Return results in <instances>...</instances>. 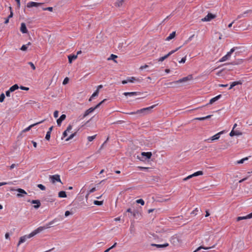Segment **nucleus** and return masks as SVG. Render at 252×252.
Instances as JSON below:
<instances>
[{
    "mask_svg": "<svg viewBox=\"0 0 252 252\" xmlns=\"http://www.w3.org/2000/svg\"><path fill=\"white\" fill-rule=\"evenodd\" d=\"M157 105V104L153 105L151 106L146 107V108H144L141 109L140 110H138L136 112H132L130 113H128L127 114H129V115L141 114H142L143 115H146V114H147L149 113L150 112H151L152 111V109L153 108H154Z\"/></svg>",
    "mask_w": 252,
    "mask_h": 252,
    "instance_id": "obj_1",
    "label": "nucleus"
},
{
    "mask_svg": "<svg viewBox=\"0 0 252 252\" xmlns=\"http://www.w3.org/2000/svg\"><path fill=\"white\" fill-rule=\"evenodd\" d=\"M106 100V99H104L101 101H100L99 103H98L96 105H95L94 107H91L88 110H87L83 115L82 116V117L81 119H84L85 117H86L87 116L89 115L90 113H92L94 111V110L97 108H98L102 103H103Z\"/></svg>",
    "mask_w": 252,
    "mask_h": 252,
    "instance_id": "obj_2",
    "label": "nucleus"
},
{
    "mask_svg": "<svg viewBox=\"0 0 252 252\" xmlns=\"http://www.w3.org/2000/svg\"><path fill=\"white\" fill-rule=\"evenodd\" d=\"M239 49V47H234L233 48H232V49H231V50H230V51H229L228 52H227V53L226 54V55H225L224 56H223L222 58H221L220 60V62H224L227 60L229 59V58L230 57L231 54L237 49Z\"/></svg>",
    "mask_w": 252,
    "mask_h": 252,
    "instance_id": "obj_3",
    "label": "nucleus"
},
{
    "mask_svg": "<svg viewBox=\"0 0 252 252\" xmlns=\"http://www.w3.org/2000/svg\"><path fill=\"white\" fill-rule=\"evenodd\" d=\"M36 234L35 233H34V231H33L32 232H31L29 235H26L24 236H23L20 238L19 242L18 243L17 246H19L21 244L25 242L27 239L31 238L34 236H35Z\"/></svg>",
    "mask_w": 252,
    "mask_h": 252,
    "instance_id": "obj_4",
    "label": "nucleus"
},
{
    "mask_svg": "<svg viewBox=\"0 0 252 252\" xmlns=\"http://www.w3.org/2000/svg\"><path fill=\"white\" fill-rule=\"evenodd\" d=\"M152 154L151 152H142L141 154V157L137 156L139 159L142 161H144L146 159H148L151 158Z\"/></svg>",
    "mask_w": 252,
    "mask_h": 252,
    "instance_id": "obj_5",
    "label": "nucleus"
},
{
    "mask_svg": "<svg viewBox=\"0 0 252 252\" xmlns=\"http://www.w3.org/2000/svg\"><path fill=\"white\" fill-rule=\"evenodd\" d=\"M50 227H51V226L49 225V223H46L45 225L42 226H39L37 229L33 230L34 233H35V234L36 235L37 234L41 232L43 230H44L46 229L49 228Z\"/></svg>",
    "mask_w": 252,
    "mask_h": 252,
    "instance_id": "obj_6",
    "label": "nucleus"
},
{
    "mask_svg": "<svg viewBox=\"0 0 252 252\" xmlns=\"http://www.w3.org/2000/svg\"><path fill=\"white\" fill-rule=\"evenodd\" d=\"M49 178L51 179V182L52 183H55L56 182H60L63 184V183L61 182L60 179V176L58 174H56L54 175H50Z\"/></svg>",
    "mask_w": 252,
    "mask_h": 252,
    "instance_id": "obj_7",
    "label": "nucleus"
},
{
    "mask_svg": "<svg viewBox=\"0 0 252 252\" xmlns=\"http://www.w3.org/2000/svg\"><path fill=\"white\" fill-rule=\"evenodd\" d=\"M216 17V15L215 14L208 13V14L204 18L201 19V21L203 22L210 21L211 20L215 18Z\"/></svg>",
    "mask_w": 252,
    "mask_h": 252,
    "instance_id": "obj_8",
    "label": "nucleus"
},
{
    "mask_svg": "<svg viewBox=\"0 0 252 252\" xmlns=\"http://www.w3.org/2000/svg\"><path fill=\"white\" fill-rule=\"evenodd\" d=\"M224 132H225L224 130L218 132V133L216 134L214 136H212L211 137L205 140V141H209L210 140L214 141L215 140H218L220 137V135L224 133Z\"/></svg>",
    "mask_w": 252,
    "mask_h": 252,
    "instance_id": "obj_9",
    "label": "nucleus"
},
{
    "mask_svg": "<svg viewBox=\"0 0 252 252\" xmlns=\"http://www.w3.org/2000/svg\"><path fill=\"white\" fill-rule=\"evenodd\" d=\"M192 79H193L192 75L190 74V75H189L188 76H187L186 77H183V78L177 80V82H178V83H183V82H187L188 81L191 80Z\"/></svg>",
    "mask_w": 252,
    "mask_h": 252,
    "instance_id": "obj_10",
    "label": "nucleus"
},
{
    "mask_svg": "<svg viewBox=\"0 0 252 252\" xmlns=\"http://www.w3.org/2000/svg\"><path fill=\"white\" fill-rule=\"evenodd\" d=\"M28 201L31 202L32 204H35L33 206L34 208L35 209H38L41 206V203L39 200H32L31 201L30 200H29Z\"/></svg>",
    "mask_w": 252,
    "mask_h": 252,
    "instance_id": "obj_11",
    "label": "nucleus"
},
{
    "mask_svg": "<svg viewBox=\"0 0 252 252\" xmlns=\"http://www.w3.org/2000/svg\"><path fill=\"white\" fill-rule=\"evenodd\" d=\"M42 4V3L31 1L27 3V6L28 8H31L32 7H38V6L41 5Z\"/></svg>",
    "mask_w": 252,
    "mask_h": 252,
    "instance_id": "obj_12",
    "label": "nucleus"
},
{
    "mask_svg": "<svg viewBox=\"0 0 252 252\" xmlns=\"http://www.w3.org/2000/svg\"><path fill=\"white\" fill-rule=\"evenodd\" d=\"M16 190L18 192V193L17 194L18 197H23L25 195L27 194L26 191L22 189L19 188L17 189Z\"/></svg>",
    "mask_w": 252,
    "mask_h": 252,
    "instance_id": "obj_13",
    "label": "nucleus"
},
{
    "mask_svg": "<svg viewBox=\"0 0 252 252\" xmlns=\"http://www.w3.org/2000/svg\"><path fill=\"white\" fill-rule=\"evenodd\" d=\"M60 220H61V219L60 218H57L54 219L52 221L49 222L48 223L51 227L54 226H56L59 224V223H58V222H59Z\"/></svg>",
    "mask_w": 252,
    "mask_h": 252,
    "instance_id": "obj_14",
    "label": "nucleus"
},
{
    "mask_svg": "<svg viewBox=\"0 0 252 252\" xmlns=\"http://www.w3.org/2000/svg\"><path fill=\"white\" fill-rule=\"evenodd\" d=\"M221 96H222L221 94H219V95L211 98L208 104H207V105H209V104H212L213 103H214L215 102L218 100L221 97Z\"/></svg>",
    "mask_w": 252,
    "mask_h": 252,
    "instance_id": "obj_15",
    "label": "nucleus"
},
{
    "mask_svg": "<svg viewBox=\"0 0 252 252\" xmlns=\"http://www.w3.org/2000/svg\"><path fill=\"white\" fill-rule=\"evenodd\" d=\"M44 120H43V121H41L40 122H37V123H36L35 124H32V125H30L28 127H27L25 129H24V130H23L22 132H27V131L30 130L32 127H33L34 126H35L36 125H37L42 123L43 122H44Z\"/></svg>",
    "mask_w": 252,
    "mask_h": 252,
    "instance_id": "obj_16",
    "label": "nucleus"
},
{
    "mask_svg": "<svg viewBox=\"0 0 252 252\" xmlns=\"http://www.w3.org/2000/svg\"><path fill=\"white\" fill-rule=\"evenodd\" d=\"M20 31L23 33H27L28 32V31L27 30V28L26 27V25L25 23H22L21 24Z\"/></svg>",
    "mask_w": 252,
    "mask_h": 252,
    "instance_id": "obj_17",
    "label": "nucleus"
},
{
    "mask_svg": "<svg viewBox=\"0 0 252 252\" xmlns=\"http://www.w3.org/2000/svg\"><path fill=\"white\" fill-rule=\"evenodd\" d=\"M242 135V132H241L239 131H238L237 130H233V129H232V130L231 131V132L229 133V135L231 137L234 136L235 135L238 136V135Z\"/></svg>",
    "mask_w": 252,
    "mask_h": 252,
    "instance_id": "obj_18",
    "label": "nucleus"
},
{
    "mask_svg": "<svg viewBox=\"0 0 252 252\" xmlns=\"http://www.w3.org/2000/svg\"><path fill=\"white\" fill-rule=\"evenodd\" d=\"M66 118V115L65 114H62L60 117L57 119V123L59 126H60L62 122L64 121Z\"/></svg>",
    "mask_w": 252,
    "mask_h": 252,
    "instance_id": "obj_19",
    "label": "nucleus"
},
{
    "mask_svg": "<svg viewBox=\"0 0 252 252\" xmlns=\"http://www.w3.org/2000/svg\"><path fill=\"white\" fill-rule=\"evenodd\" d=\"M151 246L153 247H156L157 248H163L168 246L169 244L168 243H165L164 244H152Z\"/></svg>",
    "mask_w": 252,
    "mask_h": 252,
    "instance_id": "obj_20",
    "label": "nucleus"
},
{
    "mask_svg": "<svg viewBox=\"0 0 252 252\" xmlns=\"http://www.w3.org/2000/svg\"><path fill=\"white\" fill-rule=\"evenodd\" d=\"M215 245H216V244H214V245H212V246L207 247L203 246H201L199 247L198 248H197V249L193 252H196L200 250L201 249L209 250L211 248L215 247Z\"/></svg>",
    "mask_w": 252,
    "mask_h": 252,
    "instance_id": "obj_21",
    "label": "nucleus"
},
{
    "mask_svg": "<svg viewBox=\"0 0 252 252\" xmlns=\"http://www.w3.org/2000/svg\"><path fill=\"white\" fill-rule=\"evenodd\" d=\"M77 55L71 54L68 56V62L69 63H72L73 61L75 60L77 58Z\"/></svg>",
    "mask_w": 252,
    "mask_h": 252,
    "instance_id": "obj_22",
    "label": "nucleus"
},
{
    "mask_svg": "<svg viewBox=\"0 0 252 252\" xmlns=\"http://www.w3.org/2000/svg\"><path fill=\"white\" fill-rule=\"evenodd\" d=\"M242 84V83L241 81L233 82L231 83L228 89L230 90L232 88H233L234 87H235V86L238 85H241Z\"/></svg>",
    "mask_w": 252,
    "mask_h": 252,
    "instance_id": "obj_23",
    "label": "nucleus"
},
{
    "mask_svg": "<svg viewBox=\"0 0 252 252\" xmlns=\"http://www.w3.org/2000/svg\"><path fill=\"white\" fill-rule=\"evenodd\" d=\"M139 94V92H125L123 94L125 96H134V95H136Z\"/></svg>",
    "mask_w": 252,
    "mask_h": 252,
    "instance_id": "obj_24",
    "label": "nucleus"
},
{
    "mask_svg": "<svg viewBox=\"0 0 252 252\" xmlns=\"http://www.w3.org/2000/svg\"><path fill=\"white\" fill-rule=\"evenodd\" d=\"M177 84H178V82H177V81H173V82H171L165 83H164V85L167 86V87H168V88H170V87L173 88V87H175V86H173V85Z\"/></svg>",
    "mask_w": 252,
    "mask_h": 252,
    "instance_id": "obj_25",
    "label": "nucleus"
},
{
    "mask_svg": "<svg viewBox=\"0 0 252 252\" xmlns=\"http://www.w3.org/2000/svg\"><path fill=\"white\" fill-rule=\"evenodd\" d=\"M176 36V32H173L170 35L166 37L165 40L169 41L172 39L174 38Z\"/></svg>",
    "mask_w": 252,
    "mask_h": 252,
    "instance_id": "obj_26",
    "label": "nucleus"
},
{
    "mask_svg": "<svg viewBox=\"0 0 252 252\" xmlns=\"http://www.w3.org/2000/svg\"><path fill=\"white\" fill-rule=\"evenodd\" d=\"M182 46H180L178 48H177L175 50H172L170 52H169L167 54L164 56L166 59H167L168 57H169L170 55L174 53L175 52L177 51Z\"/></svg>",
    "mask_w": 252,
    "mask_h": 252,
    "instance_id": "obj_27",
    "label": "nucleus"
},
{
    "mask_svg": "<svg viewBox=\"0 0 252 252\" xmlns=\"http://www.w3.org/2000/svg\"><path fill=\"white\" fill-rule=\"evenodd\" d=\"M124 2V0H117L115 3V5L117 7H120L123 5Z\"/></svg>",
    "mask_w": 252,
    "mask_h": 252,
    "instance_id": "obj_28",
    "label": "nucleus"
},
{
    "mask_svg": "<svg viewBox=\"0 0 252 252\" xmlns=\"http://www.w3.org/2000/svg\"><path fill=\"white\" fill-rule=\"evenodd\" d=\"M212 116V115H208V116H207L206 117H204L196 118L194 119L196 120H199V121H203V120L208 119L209 118H210Z\"/></svg>",
    "mask_w": 252,
    "mask_h": 252,
    "instance_id": "obj_29",
    "label": "nucleus"
},
{
    "mask_svg": "<svg viewBox=\"0 0 252 252\" xmlns=\"http://www.w3.org/2000/svg\"><path fill=\"white\" fill-rule=\"evenodd\" d=\"M58 196L61 198H64L66 197V192L64 191H60L58 193Z\"/></svg>",
    "mask_w": 252,
    "mask_h": 252,
    "instance_id": "obj_30",
    "label": "nucleus"
},
{
    "mask_svg": "<svg viewBox=\"0 0 252 252\" xmlns=\"http://www.w3.org/2000/svg\"><path fill=\"white\" fill-rule=\"evenodd\" d=\"M19 86L18 85V84H14V85H13L12 86H11L10 88H9V90H10V91H11L12 92L15 91V90H17L19 89Z\"/></svg>",
    "mask_w": 252,
    "mask_h": 252,
    "instance_id": "obj_31",
    "label": "nucleus"
},
{
    "mask_svg": "<svg viewBox=\"0 0 252 252\" xmlns=\"http://www.w3.org/2000/svg\"><path fill=\"white\" fill-rule=\"evenodd\" d=\"M129 230L131 234H134L135 233V229L133 224H131Z\"/></svg>",
    "mask_w": 252,
    "mask_h": 252,
    "instance_id": "obj_32",
    "label": "nucleus"
},
{
    "mask_svg": "<svg viewBox=\"0 0 252 252\" xmlns=\"http://www.w3.org/2000/svg\"><path fill=\"white\" fill-rule=\"evenodd\" d=\"M118 56L117 55L111 54L110 57L108 59V60H113L115 63H117V61L115 60V59L117 58Z\"/></svg>",
    "mask_w": 252,
    "mask_h": 252,
    "instance_id": "obj_33",
    "label": "nucleus"
},
{
    "mask_svg": "<svg viewBox=\"0 0 252 252\" xmlns=\"http://www.w3.org/2000/svg\"><path fill=\"white\" fill-rule=\"evenodd\" d=\"M31 44V42H28V43L27 45H22L21 48H20V49L22 51H26L27 50V48H28L27 46L28 45H30Z\"/></svg>",
    "mask_w": 252,
    "mask_h": 252,
    "instance_id": "obj_34",
    "label": "nucleus"
},
{
    "mask_svg": "<svg viewBox=\"0 0 252 252\" xmlns=\"http://www.w3.org/2000/svg\"><path fill=\"white\" fill-rule=\"evenodd\" d=\"M76 132H75L70 134V136L65 139V141H68L69 140L72 139L76 135Z\"/></svg>",
    "mask_w": 252,
    "mask_h": 252,
    "instance_id": "obj_35",
    "label": "nucleus"
},
{
    "mask_svg": "<svg viewBox=\"0 0 252 252\" xmlns=\"http://www.w3.org/2000/svg\"><path fill=\"white\" fill-rule=\"evenodd\" d=\"M248 159V157H246L245 158H243L239 160H238L237 161V164H242V163H243L244 162V161L245 160H247Z\"/></svg>",
    "mask_w": 252,
    "mask_h": 252,
    "instance_id": "obj_36",
    "label": "nucleus"
},
{
    "mask_svg": "<svg viewBox=\"0 0 252 252\" xmlns=\"http://www.w3.org/2000/svg\"><path fill=\"white\" fill-rule=\"evenodd\" d=\"M192 174L194 177H195V176H197L199 175H202L203 174V172L202 171H197V172L194 173Z\"/></svg>",
    "mask_w": 252,
    "mask_h": 252,
    "instance_id": "obj_37",
    "label": "nucleus"
},
{
    "mask_svg": "<svg viewBox=\"0 0 252 252\" xmlns=\"http://www.w3.org/2000/svg\"><path fill=\"white\" fill-rule=\"evenodd\" d=\"M94 205L100 206L103 204V201L94 200Z\"/></svg>",
    "mask_w": 252,
    "mask_h": 252,
    "instance_id": "obj_38",
    "label": "nucleus"
},
{
    "mask_svg": "<svg viewBox=\"0 0 252 252\" xmlns=\"http://www.w3.org/2000/svg\"><path fill=\"white\" fill-rule=\"evenodd\" d=\"M96 190V189L95 187L94 188H93L92 189H91L89 191V192L87 194V195H86V198H87L89 194L91 193H93Z\"/></svg>",
    "mask_w": 252,
    "mask_h": 252,
    "instance_id": "obj_39",
    "label": "nucleus"
},
{
    "mask_svg": "<svg viewBox=\"0 0 252 252\" xmlns=\"http://www.w3.org/2000/svg\"><path fill=\"white\" fill-rule=\"evenodd\" d=\"M128 82L133 83L134 81L137 80L135 77H127Z\"/></svg>",
    "mask_w": 252,
    "mask_h": 252,
    "instance_id": "obj_40",
    "label": "nucleus"
},
{
    "mask_svg": "<svg viewBox=\"0 0 252 252\" xmlns=\"http://www.w3.org/2000/svg\"><path fill=\"white\" fill-rule=\"evenodd\" d=\"M136 202L137 203L140 204L141 205H144V204H145V202H144V200L142 199H137L136 201Z\"/></svg>",
    "mask_w": 252,
    "mask_h": 252,
    "instance_id": "obj_41",
    "label": "nucleus"
},
{
    "mask_svg": "<svg viewBox=\"0 0 252 252\" xmlns=\"http://www.w3.org/2000/svg\"><path fill=\"white\" fill-rule=\"evenodd\" d=\"M51 137V132L47 131L45 136L46 140L49 141Z\"/></svg>",
    "mask_w": 252,
    "mask_h": 252,
    "instance_id": "obj_42",
    "label": "nucleus"
},
{
    "mask_svg": "<svg viewBox=\"0 0 252 252\" xmlns=\"http://www.w3.org/2000/svg\"><path fill=\"white\" fill-rule=\"evenodd\" d=\"M37 187L38 188H39L42 190H45V189H46L44 185H42V184H38V185H37Z\"/></svg>",
    "mask_w": 252,
    "mask_h": 252,
    "instance_id": "obj_43",
    "label": "nucleus"
},
{
    "mask_svg": "<svg viewBox=\"0 0 252 252\" xmlns=\"http://www.w3.org/2000/svg\"><path fill=\"white\" fill-rule=\"evenodd\" d=\"M5 97V94L3 93H2L0 95V102H2L4 101Z\"/></svg>",
    "mask_w": 252,
    "mask_h": 252,
    "instance_id": "obj_44",
    "label": "nucleus"
},
{
    "mask_svg": "<svg viewBox=\"0 0 252 252\" xmlns=\"http://www.w3.org/2000/svg\"><path fill=\"white\" fill-rule=\"evenodd\" d=\"M96 135H93V136H88V140L90 142H91L94 139V138H95Z\"/></svg>",
    "mask_w": 252,
    "mask_h": 252,
    "instance_id": "obj_45",
    "label": "nucleus"
},
{
    "mask_svg": "<svg viewBox=\"0 0 252 252\" xmlns=\"http://www.w3.org/2000/svg\"><path fill=\"white\" fill-rule=\"evenodd\" d=\"M98 94H99V92L98 90H95V92L92 95V98H94L95 96H98Z\"/></svg>",
    "mask_w": 252,
    "mask_h": 252,
    "instance_id": "obj_46",
    "label": "nucleus"
},
{
    "mask_svg": "<svg viewBox=\"0 0 252 252\" xmlns=\"http://www.w3.org/2000/svg\"><path fill=\"white\" fill-rule=\"evenodd\" d=\"M248 12H249V11H246L245 12H244V13L239 15L238 16L237 19H240V18H241L243 17H244L245 15L247 14L248 13Z\"/></svg>",
    "mask_w": 252,
    "mask_h": 252,
    "instance_id": "obj_47",
    "label": "nucleus"
},
{
    "mask_svg": "<svg viewBox=\"0 0 252 252\" xmlns=\"http://www.w3.org/2000/svg\"><path fill=\"white\" fill-rule=\"evenodd\" d=\"M246 219H247L246 216H243V217H238L237 218V221H240L241 220H246Z\"/></svg>",
    "mask_w": 252,
    "mask_h": 252,
    "instance_id": "obj_48",
    "label": "nucleus"
},
{
    "mask_svg": "<svg viewBox=\"0 0 252 252\" xmlns=\"http://www.w3.org/2000/svg\"><path fill=\"white\" fill-rule=\"evenodd\" d=\"M131 215L133 216V217H136L137 215H139V213L137 211L134 210L132 212Z\"/></svg>",
    "mask_w": 252,
    "mask_h": 252,
    "instance_id": "obj_49",
    "label": "nucleus"
},
{
    "mask_svg": "<svg viewBox=\"0 0 252 252\" xmlns=\"http://www.w3.org/2000/svg\"><path fill=\"white\" fill-rule=\"evenodd\" d=\"M42 9L43 10H48L49 11H52L53 8L52 7H46V8H42Z\"/></svg>",
    "mask_w": 252,
    "mask_h": 252,
    "instance_id": "obj_50",
    "label": "nucleus"
},
{
    "mask_svg": "<svg viewBox=\"0 0 252 252\" xmlns=\"http://www.w3.org/2000/svg\"><path fill=\"white\" fill-rule=\"evenodd\" d=\"M68 81H69V78L68 77H65L63 81V85H66V84H67L68 83Z\"/></svg>",
    "mask_w": 252,
    "mask_h": 252,
    "instance_id": "obj_51",
    "label": "nucleus"
},
{
    "mask_svg": "<svg viewBox=\"0 0 252 252\" xmlns=\"http://www.w3.org/2000/svg\"><path fill=\"white\" fill-rule=\"evenodd\" d=\"M9 9L10 10V14L9 15V16H8V18H12L13 16V12L12 11V8L11 7H9Z\"/></svg>",
    "mask_w": 252,
    "mask_h": 252,
    "instance_id": "obj_52",
    "label": "nucleus"
},
{
    "mask_svg": "<svg viewBox=\"0 0 252 252\" xmlns=\"http://www.w3.org/2000/svg\"><path fill=\"white\" fill-rule=\"evenodd\" d=\"M194 177L193 176V174H191V175H190L189 176H188V177L185 178L184 179H183V181H187L188 180L191 178L192 177Z\"/></svg>",
    "mask_w": 252,
    "mask_h": 252,
    "instance_id": "obj_53",
    "label": "nucleus"
},
{
    "mask_svg": "<svg viewBox=\"0 0 252 252\" xmlns=\"http://www.w3.org/2000/svg\"><path fill=\"white\" fill-rule=\"evenodd\" d=\"M28 64L29 65H30V66H31V67L32 68V69L33 70H35V65H34V64L32 62H29Z\"/></svg>",
    "mask_w": 252,
    "mask_h": 252,
    "instance_id": "obj_54",
    "label": "nucleus"
},
{
    "mask_svg": "<svg viewBox=\"0 0 252 252\" xmlns=\"http://www.w3.org/2000/svg\"><path fill=\"white\" fill-rule=\"evenodd\" d=\"M20 88L21 90H25V91H28L29 90V88L28 87H24V86H21L20 87Z\"/></svg>",
    "mask_w": 252,
    "mask_h": 252,
    "instance_id": "obj_55",
    "label": "nucleus"
},
{
    "mask_svg": "<svg viewBox=\"0 0 252 252\" xmlns=\"http://www.w3.org/2000/svg\"><path fill=\"white\" fill-rule=\"evenodd\" d=\"M12 93L11 91H10V90L9 89L8 91H6L5 92V95L7 97H9L10 96V93Z\"/></svg>",
    "mask_w": 252,
    "mask_h": 252,
    "instance_id": "obj_56",
    "label": "nucleus"
},
{
    "mask_svg": "<svg viewBox=\"0 0 252 252\" xmlns=\"http://www.w3.org/2000/svg\"><path fill=\"white\" fill-rule=\"evenodd\" d=\"M198 208H195L193 211H192L191 213V214H193L194 215H196L197 214L196 212L198 211Z\"/></svg>",
    "mask_w": 252,
    "mask_h": 252,
    "instance_id": "obj_57",
    "label": "nucleus"
},
{
    "mask_svg": "<svg viewBox=\"0 0 252 252\" xmlns=\"http://www.w3.org/2000/svg\"><path fill=\"white\" fill-rule=\"evenodd\" d=\"M72 126H71V125H69L67 126V128H66V131L69 132V131L72 129Z\"/></svg>",
    "mask_w": 252,
    "mask_h": 252,
    "instance_id": "obj_58",
    "label": "nucleus"
},
{
    "mask_svg": "<svg viewBox=\"0 0 252 252\" xmlns=\"http://www.w3.org/2000/svg\"><path fill=\"white\" fill-rule=\"evenodd\" d=\"M67 132L66 131V130L63 132V137H62V139H63V138H65L67 135Z\"/></svg>",
    "mask_w": 252,
    "mask_h": 252,
    "instance_id": "obj_59",
    "label": "nucleus"
},
{
    "mask_svg": "<svg viewBox=\"0 0 252 252\" xmlns=\"http://www.w3.org/2000/svg\"><path fill=\"white\" fill-rule=\"evenodd\" d=\"M58 115H59V112L57 110H56L54 112V117L56 118H57L58 117Z\"/></svg>",
    "mask_w": 252,
    "mask_h": 252,
    "instance_id": "obj_60",
    "label": "nucleus"
},
{
    "mask_svg": "<svg viewBox=\"0 0 252 252\" xmlns=\"http://www.w3.org/2000/svg\"><path fill=\"white\" fill-rule=\"evenodd\" d=\"M186 61V57H183L182 58L181 61H179L180 63H185Z\"/></svg>",
    "mask_w": 252,
    "mask_h": 252,
    "instance_id": "obj_61",
    "label": "nucleus"
},
{
    "mask_svg": "<svg viewBox=\"0 0 252 252\" xmlns=\"http://www.w3.org/2000/svg\"><path fill=\"white\" fill-rule=\"evenodd\" d=\"M166 58L164 56L161 57L160 58L158 59V62H163L164 60H165Z\"/></svg>",
    "mask_w": 252,
    "mask_h": 252,
    "instance_id": "obj_62",
    "label": "nucleus"
},
{
    "mask_svg": "<svg viewBox=\"0 0 252 252\" xmlns=\"http://www.w3.org/2000/svg\"><path fill=\"white\" fill-rule=\"evenodd\" d=\"M71 212L69 211H66L65 212V214H64V215L65 217H68V216H69L70 214H71Z\"/></svg>",
    "mask_w": 252,
    "mask_h": 252,
    "instance_id": "obj_63",
    "label": "nucleus"
},
{
    "mask_svg": "<svg viewBox=\"0 0 252 252\" xmlns=\"http://www.w3.org/2000/svg\"><path fill=\"white\" fill-rule=\"evenodd\" d=\"M247 219H250L252 218V212L249 215L246 216Z\"/></svg>",
    "mask_w": 252,
    "mask_h": 252,
    "instance_id": "obj_64",
    "label": "nucleus"
}]
</instances>
